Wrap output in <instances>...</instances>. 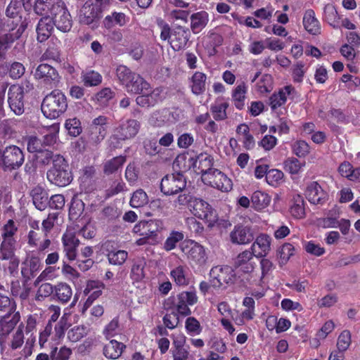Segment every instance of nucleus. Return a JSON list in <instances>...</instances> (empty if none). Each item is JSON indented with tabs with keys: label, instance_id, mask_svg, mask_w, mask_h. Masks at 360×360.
I'll list each match as a JSON object with an SVG mask.
<instances>
[{
	"label": "nucleus",
	"instance_id": "8fccbe9b",
	"mask_svg": "<svg viewBox=\"0 0 360 360\" xmlns=\"http://www.w3.org/2000/svg\"><path fill=\"white\" fill-rule=\"evenodd\" d=\"M192 31L197 34L199 33L207 23V14L205 12H198L194 13L191 17Z\"/></svg>",
	"mask_w": 360,
	"mask_h": 360
},
{
	"label": "nucleus",
	"instance_id": "393cba45",
	"mask_svg": "<svg viewBox=\"0 0 360 360\" xmlns=\"http://www.w3.org/2000/svg\"><path fill=\"white\" fill-rule=\"evenodd\" d=\"M254 239V235L251 228L243 224L234 226L230 233V240L232 243L237 245H246Z\"/></svg>",
	"mask_w": 360,
	"mask_h": 360
},
{
	"label": "nucleus",
	"instance_id": "a19ab883",
	"mask_svg": "<svg viewBox=\"0 0 360 360\" xmlns=\"http://www.w3.org/2000/svg\"><path fill=\"white\" fill-rule=\"evenodd\" d=\"M188 271V268L186 266L179 265L170 271V276L176 285L186 286L190 283Z\"/></svg>",
	"mask_w": 360,
	"mask_h": 360
},
{
	"label": "nucleus",
	"instance_id": "a211bd4d",
	"mask_svg": "<svg viewBox=\"0 0 360 360\" xmlns=\"http://www.w3.org/2000/svg\"><path fill=\"white\" fill-rule=\"evenodd\" d=\"M190 212L194 217L207 221L213 222L215 210L205 200L196 198L191 201Z\"/></svg>",
	"mask_w": 360,
	"mask_h": 360
},
{
	"label": "nucleus",
	"instance_id": "aec40b11",
	"mask_svg": "<svg viewBox=\"0 0 360 360\" xmlns=\"http://www.w3.org/2000/svg\"><path fill=\"white\" fill-rule=\"evenodd\" d=\"M213 162L214 159L212 155L207 153H201L188 159V167L193 168L195 172L201 174L202 179L204 175L214 169L212 167Z\"/></svg>",
	"mask_w": 360,
	"mask_h": 360
},
{
	"label": "nucleus",
	"instance_id": "3c124183",
	"mask_svg": "<svg viewBox=\"0 0 360 360\" xmlns=\"http://www.w3.org/2000/svg\"><path fill=\"white\" fill-rule=\"evenodd\" d=\"M81 78L84 85L87 87L98 86L103 80L102 75L94 70L82 72Z\"/></svg>",
	"mask_w": 360,
	"mask_h": 360
},
{
	"label": "nucleus",
	"instance_id": "f704fd0d",
	"mask_svg": "<svg viewBox=\"0 0 360 360\" xmlns=\"http://www.w3.org/2000/svg\"><path fill=\"white\" fill-rule=\"evenodd\" d=\"M54 29V25L50 18V16L41 18L37 26V40L39 42H44L51 35Z\"/></svg>",
	"mask_w": 360,
	"mask_h": 360
},
{
	"label": "nucleus",
	"instance_id": "6e6552de",
	"mask_svg": "<svg viewBox=\"0 0 360 360\" xmlns=\"http://www.w3.org/2000/svg\"><path fill=\"white\" fill-rule=\"evenodd\" d=\"M198 302L195 290L183 291L179 293L176 298L169 297L165 302V309L167 311L175 309V312L182 316H190L192 313L189 306H193Z\"/></svg>",
	"mask_w": 360,
	"mask_h": 360
},
{
	"label": "nucleus",
	"instance_id": "5fc2aeb1",
	"mask_svg": "<svg viewBox=\"0 0 360 360\" xmlns=\"http://www.w3.org/2000/svg\"><path fill=\"white\" fill-rule=\"evenodd\" d=\"M285 175L283 172L278 169H271L267 174L266 183L274 187H278L285 181Z\"/></svg>",
	"mask_w": 360,
	"mask_h": 360
},
{
	"label": "nucleus",
	"instance_id": "052dcab7",
	"mask_svg": "<svg viewBox=\"0 0 360 360\" xmlns=\"http://www.w3.org/2000/svg\"><path fill=\"white\" fill-rule=\"evenodd\" d=\"M148 202V195L143 189H139L134 192L130 199V205L134 208L143 207Z\"/></svg>",
	"mask_w": 360,
	"mask_h": 360
},
{
	"label": "nucleus",
	"instance_id": "bb28decb",
	"mask_svg": "<svg viewBox=\"0 0 360 360\" xmlns=\"http://www.w3.org/2000/svg\"><path fill=\"white\" fill-rule=\"evenodd\" d=\"M107 120L106 117L101 115L94 119L90 127V139L94 143L101 142L106 136L108 128Z\"/></svg>",
	"mask_w": 360,
	"mask_h": 360
},
{
	"label": "nucleus",
	"instance_id": "dca6fc26",
	"mask_svg": "<svg viewBox=\"0 0 360 360\" xmlns=\"http://www.w3.org/2000/svg\"><path fill=\"white\" fill-rule=\"evenodd\" d=\"M202 181L205 184L221 191L228 192L232 189V181L217 169L210 171L204 175Z\"/></svg>",
	"mask_w": 360,
	"mask_h": 360
},
{
	"label": "nucleus",
	"instance_id": "2eb2a0df",
	"mask_svg": "<svg viewBox=\"0 0 360 360\" xmlns=\"http://www.w3.org/2000/svg\"><path fill=\"white\" fill-rule=\"evenodd\" d=\"M34 77L50 88L56 86L60 81V75L56 69L47 63L39 64L35 69Z\"/></svg>",
	"mask_w": 360,
	"mask_h": 360
},
{
	"label": "nucleus",
	"instance_id": "bf43d9fd",
	"mask_svg": "<svg viewBox=\"0 0 360 360\" xmlns=\"http://www.w3.org/2000/svg\"><path fill=\"white\" fill-rule=\"evenodd\" d=\"M65 128L68 134L72 137H76L82 132L81 122L76 117L67 119L65 122Z\"/></svg>",
	"mask_w": 360,
	"mask_h": 360
},
{
	"label": "nucleus",
	"instance_id": "13d9d810",
	"mask_svg": "<svg viewBox=\"0 0 360 360\" xmlns=\"http://www.w3.org/2000/svg\"><path fill=\"white\" fill-rule=\"evenodd\" d=\"M24 323H20L18 326L16 331L13 334L9 347L12 350L20 348L25 342L24 338Z\"/></svg>",
	"mask_w": 360,
	"mask_h": 360
},
{
	"label": "nucleus",
	"instance_id": "58836bf2",
	"mask_svg": "<svg viewBox=\"0 0 360 360\" xmlns=\"http://www.w3.org/2000/svg\"><path fill=\"white\" fill-rule=\"evenodd\" d=\"M271 201V197L262 191H255L251 195L252 207L256 211H262L266 208Z\"/></svg>",
	"mask_w": 360,
	"mask_h": 360
},
{
	"label": "nucleus",
	"instance_id": "9b49d317",
	"mask_svg": "<svg viewBox=\"0 0 360 360\" xmlns=\"http://www.w3.org/2000/svg\"><path fill=\"white\" fill-rule=\"evenodd\" d=\"M210 283L214 288H219L224 285L233 284L236 281L234 270L229 266H216L210 271Z\"/></svg>",
	"mask_w": 360,
	"mask_h": 360
},
{
	"label": "nucleus",
	"instance_id": "e2e57ef3",
	"mask_svg": "<svg viewBox=\"0 0 360 360\" xmlns=\"http://www.w3.org/2000/svg\"><path fill=\"white\" fill-rule=\"evenodd\" d=\"M290 211L292 216L296 219H302L305 217L304 201L300 195H297V198H295V202L291 205Z\"/></svg>",
	"mask_w": 360,
	"mask_h": 360
},
{
	"label": "nucleus",
	"instance_id": "680f3d73",
	"mask_svg": "<svg viewBox=\"0 0 360 360\" xmlns=\"http://www.w3.org/2000/svg\"><path fill=\"white\" fill-rule=\"evenodd\" d=\"M136 72H132L126 65H120L116 68V76L122 86H125L129 79L134 76Z\"/></svg>",
	"mask_w": 360,
	"mask_h": 360
},
{
	"label": "nucleus",
	"instance_id": "37998d69",
	"mask_svg": "<svg viewBox=\"0 0 360 360\" xmlns=\"http://www.w3.org/2000/svg\"><path fill=\"white\" fill-rule=\"evenodd\" d=\"M323 20L335 29L340 28V16L333 5L327 4L325 6L323 9Z\"/></svg>",
	"mask_w": 360,
	"mask_h": 360
},
{
	"label": "nucleus",
	"instance_id": "f8f14e48",
	"mask_svg": "<svg viewBox=\"0 0 360 360\" xmlns=\"http://www.w3.org/2000/svg\"><path fill=\"white\" fill-rule=\"evenodd\" d=\"M172 347L171 354L172 360H195L191 353V347L186 344V336L182 333H173L171 335Z\"/></svg>",
	"mask_w": 360,
	"mask_h": 360
},
{
	"label": "nucleus",
	"instance_id": "c03bdc74",
	"mask_svg": "<svg viewBox=\"0 0 360 360\" xmlns=\"http://www.w3.org/2000/svg\"><path fill=\"white\" fill-rule=\"evenodd\" d=\"M127 160L126 155H119L107 160L103 164V171L106 175H110L117 172L122 167Z\"/></svg>",
	"mask_w": 360,
	"mask_h": 360
},
{
	"label": "nucleus",
	"instance_id": "338daca9",
	"mask_svg": "<svg viewBox=\"0 0 360 360\" xmlns=\"http://www.w3.org/2000/svg\"><path fill=\"white\" fill-rule=\"evenodd\" d=\"M295 254V248L290 243L283 244L278 250V257L281 265L285 264L289 260L291 256Z\"/></svg>",
	"mask_w": 360,
	"mask_h": 360
},
{
	"label": "nucleus",
	"instance_id": "39448f33",
	"mask_svg": "<svg viewBox=\"0 0 360 360\" xmlns=\"http://www.w3.org/2000/svg\"><path fill=\"white\" fill-rule=\"evenodd\" d=\"M162 229V223L160 220L140 221L133 228V232L141 236L136 240V244L139 246L154 244L157 241L158 233Z\"/></svg>",
	"mask_w": 360,
	"mask_h": 360
},
{
	"label": "nucleus",
	"instance_id": "ddd939ff",
	"mask_svg": "<svg viewBox=\"0 0 360 360\" xmlns=\"http://www.w3.org/2000/svg\"><path fill=\"white\" fill-rule=\"evenodd\" d=\"M186 186V181L180 172L165 175L160 182V191L166 195H172L182 191Z\"/></svg>",
	"mask_w": 360,
	"mask_h": 360
},
{
	"label": "nucleus",
	"instance_id": "f3484780",
	"mask_svg": "<svg viewBox=\"0 0 360 360\" xmlns=\"http://www.w3.org/2000/svg\"><path fill=\"white\" fill-rule=\"evenodd\" d=\"M63 252L65 257L70 261H74L77 256V248L80 244L79 240L76 236V232L73 228H67L61 238Z\"/></svg>",
	"mask_w": 360,
	"mask_h": 360
},
{
	"label": "nucleus",
	"instance_id": "4c0bfd02",
	"mask_svg": "<svg viewBox=\"0 0 360 360\" xmlns=\"http://www.w3.org/2000/svg\"><path fill=\"white\" fill-rule=\"evenodd\" d=\"M33 204L39 210H44L49 205V194L47 191L41 186L33 188L30 192Z\"/></svg>",
	"mask_w": 360,
	"mask_h": 360
},
{
	"label": "nucleus",
	"instance_id": "1a4fd4ad",
	"mask_svg": "<svg viewBox=\"0 0 360 360\" xmlns=\"http://www.w3.org/2000/svg\"><path fill=\"white\" fill-rule=\"evenodd\" d=\"M179 248L191 266H201L206 263L207 257L205 249L196 241L184 240L180 243Z\"/></svg>",
	"mask_w": 360,
	"mask_h": 360
},
{
	"label": "nucleus",
	"instance_id": "49530a36",
	"mask_svg": "<svg viewBox=\"0 0 360 360\" xmlns=\"http://www.w3.org/2000/svg\"><path fill=\"white\" fill-rule=\"evenodd\" d=\"M18 231L16 223L13 219H8L1 228V239L17 240L15 236Z\"/></svg>",
	"mask_w": 360,
	"mask_h": 360
},
{
	"label": "nucleus",
	"instance_id": "9d476101",
	"mask_svg": "<svg viewBox=\"0 0 360 360\" xmlns=\"http://www.w3.org/2000/svg\"><path fill=\"white\" fill-rule=\"evenodd\" d=\"M50 18L54 26L63 32H68L72 28V17L62 1H58L52 5Z\"/></svg>",
	"mask_w": 360,
	"mask_h": 360
},
{
	"label": "nucleus",
	"instance_id": "7ed1b4c3",
	"mask_svg": "<svg viewBox=\"0 0 360 360\" xmlns=\"http://www.w3.org/2000/svg\"><path fill=\"white\" fill-rule=\"evenodd\" d=\"M68 324L65 320L62 318L54 326V335L51 340L53 342L49 344V356L51 360H68L72 354L70 348L63 345L58 349V345L65 336Z\"/></svg>",
	"mask_w": 360,
	"mask_h": 360
},
{
	"label": "nucleus",
	"instance_id": "f257e3e1",
	"mask_svg": "<svg viewBox=\"0 0 360 360\" xmlns=\"http://www.w3.org/2000/svg\"><path fill=\"white\" fill-rule=\"evenodd\" d=\"M68 107V98L59 89H54L43 99L41 110L45 117L55 120L63 115Z\"/></svg>",
	"mask_w": 360,
	"mask_h": 360
},
{
	"label": "nucleus",
	"instance_id": "0eeeda50",
	"mask_svg": "<svg viewBox=\"0 0 360 360\" xmlns=\"http://www.w3.org/2000/svg\"><path fill=\"white\" fill-rule=\"evenodd\" d=\"M191 32L189 29L182 26H176L172 29L165 23L161 28L160 39L167 41L174 51L184 49L189 40Z\"/></svg>",
	"mask_w": 360,
	"mask_h": 360
},
{
	"label": "nucleus",
	"instance_id": "a878e982",
	"mask_svg": "<svg viewBox=\"0 0 360 360\" xmlns=\"http://www.w3.org/2000/svg\"><path fill=\"white\" fill-rule=\"evenodd\" d=\"M271 237L265 233H261L257 236L255 240L252 244L250 252L257 258L266 257L271 250Z\"/></svg>",
	"mask_w": 360,
	"mask_h": 360
},
{
	"label": "nucleus",
	"instance_id": "473e14b6",
	"mask_svg": "<svg viewBox=\"0 0 360 360\" xmlns=\"http://www.w3.org/2000/svg\"><path fill=\"white\" fill-rule=\"evenodd\" d=\"M207 78L206 74L202 72L196 71L193 73L189 79V86L193 94L199 96L205 92Z\"/></svg>",
	"mask_w": 360,
	"mask_h": 360
},
{
	"label": "nucleus",
	"instance_id": "b1692460",
	"mask_svg": "<svg viewBox=\"0 0 360 360\" xmlns=\"http://www.w3.org/2000/svg\"><path fill=\"white\" fill-rule=\"evenodd\" d=\"M27 28V23L22 22L17 30L4 33L0 36V54L6 55L8 49H10L13 43L20 38L22 33Z\"/></svg>",
	"mask_w": 360,
	"mask_h": 360
},
{
	"label": "nucleus",
	"instance_id": "72a5a7b5",
	"mask_svg": "<svg viewBox=\"0 0 360 360\" xmlns=\"http://www.w3.org/2000/svg\"><path fill=\"white\" fill-rule=\"evenodd\" d=\"M20 321V314L17 311L0 316V332L10 334Z\"/></svg>",
	"mask_w": 360,
	"mask_h": 360
},
{
	"label": "nucleus",
	"instance_id": "2f4dec72",
	"mask_svg": "<svg viewBox=\"0 0 360 360\" xmlns=\"http://www.w3.org/2000/svg\"><path fill=\"white\" fill-rule=\"evenodd\" d=\"M129 21V17L122 12L113 11L110 15H106L103 24L105 29L112 30L115 27H124Z\"/></svg>",
	"mask_w": 360,
	"mask_h": 360
},
{
	"label": "nucleus",
	"instance_id": "de8ad7c7",
	"mask_svg": "<svg viewBox=\"0 0 360 360\" xmlns=\"http://www.w3.org/2000/svg\"><path fill=\"white\" fill-rule=\"evenodd\" d=\"M54 335L53 332V325L46 323L44 328L39 332V345L40 349H49L51 342H53L51 338Z\"/></svg>",
	"mask_w": 360,
	"mask_h": 360
},
{
	"label": "nucleus",
	"instance_id": "e433bc0d",
	"mask_svg": "<svg viewBox=\"0 0 360 360\" xmlns=\"http://www.w3.org/2000/svg\"><path fill=\"white\" fill-rule=\"evenodd\" d=\"M150 87V84L146 81L140 75L135 74L129 82L124 86L126 91L130 94H142Z\"/></svg>",
	"mask_w": 360,
	"mask_h": 360
},
{
	"label": "nucleus",
	"instance_id": "6e6d98bb",
	"mask_svg": "<svg viewBox=\"0 0 360 360\" xmlns=\"http://www.w3.org/2000/svg\"><path fill=\"white\" fill-rule=\"evenodd\" d=\"M185 329L188 335L195 336L200 335L202 331V327L199 321L193 317L188 316L185 321Z\"/></svg>",
	"mask_w": 360,
	"mask_h": 360
},
{
	"label": "nucleus",
	"instance_id": "ea45409f",
	"mask_svg": "<svg viewBox=\"0 0 360 360\" xmlns=\"http://www.w3.org/2000/svg\"><path fill=\"white\" fill-rule=\"evenodd\" d=\"M146 259L144 257H136L133 259L130 277L135 282H140L145 278Z\"/></svg>",
	"mask_w": 360,
	"mask_h": 360
},
{
	"label": "nucleus",
	"instance_id": "7c9ffc66",
	"mask_svg": "<svg viewBox=\"0 0 360 360\" xmlns=\"http://www.w3.org/2000/svg\"><path fill=\"white\" fill-rule=\"evenodd\" d=\"M302 24L305 30L313 35H316L321 33V24L319 20L316 18L315 12L313 9H307L304 11Z\"/></svg>",
	"mask_w": 360,
	"mask_h": 360
},
{
	"label": "nucleus",
	"instance_id": "a18cd8bd",
	"mask_svg": "<svg viewBox=\"0 0 360 360\" xmlns=\"http://www.w3.org/2000/svg\"><path fill=\"white\" fill-rule=\"evenodd\" d=\"M54 297L63 304L70 301L72 295V290L70 285L66 283H58L55 285Z\"/></svg>",
	"mask_w": 360,
	"mask_h": 360
},
{
	"label": "nucleus",
	"instance_id": "c756f323",
	"mask_svg": "<svg viewBox=\"0 0 360 360\" xmlns=\"http://www.w3.org/2000/svg\"><path fill=\"white\" fill-rule=\"evenodd\" d=\"M143 148L146 153L150 156L158 155L163 161L169 159L167 155L170 150L160 147L158 142L154 139H146L143 141Z\"/></svg>",
	"mask_w": 360,
	"mask_h": 360
},
{
	"label": "nucleus",
	"instance_id": "20e7f679",
	"mask_svg": "<svg viewBox=\"0 0 360 360\" xmlns=\"http://www.w3.org/2000/svg\"><path fill=\"white\" fill-rule=\"evenodd\" d=\"M25 154L22 148L16 145L0 148V168L11 172L19 169L25 162Z\"/></svg>",
	"mask_w": 360,
	"mask_h": 360
},
{
	"label": "nucleus",
	"instance_id": "6ab92c4d",
	"mask_svg": "<svg viewBox=\"0 0 360 360\" xmlns=\"http://www.w3.org/2000/svg\"><path fill=\"white\" fill-rule=\"evenodd\" d=\"M41 267L42 264L39 257L32 255L25 258L21 264V275L24 286L37 276Z\"/></svg>",
	"mask_w": 360,
	"mask_h": 360
},
{
	"label": "nucleus",
	"instance_id": "69168bd1",
	"mask_svg": "<svg viewBox=\"0 0 360 360\" xmlns=\"http://www.w3.org/2000/svg\"><path fill=\"white\" fill-rule=\"evenodd\" d=\"M60 129V125L58 123H55L49 127L50 133L43 136V144L44 147L51 146L54 145L58 138V132Z\"/></svg>",
	"mask_w": 360,
	"mask_h": 360
},
{
	"label": "nucleus",
	"instance_id": "864d4df0",
	"mask_svg": "<svg viewBox=\"0 0 360 360\" xmlns=\"http://www.w3.org/2000/svg\"><path fill=\"white\" fill-rule=\"evenodd\" d=\"M304 166L305 161H300L294 157L288 158L283 162L284 169L291 174H297Z\"/></svg>",
	"mask_w": 360,
	"mask_h": 360
},
{
	"label": "nucleus",
	"instance_id": "79ce46f5",
	"mask_svg": "<svg viewBox=\"0 0 360 360\" xmlns=\"http://www.w3.org/2000/svg\"><path fill=\"white\" fill-rule=\"evenodd\" d=\"M248 91V86L242 82L238 84L232 91L231 98L234 103L235 107L238 110L243 109L245 106V100Z\"/></svg>",
	"mask_w": 360,
	"mask_h": 360
},
{
	"label": "nucleus",
	"instance_id": "4468645a",
	"mask_svg": "<svg viewBox=\"0 0 360 360\" xmlns=\"http://www.w3.org/2000/svg\"><path fill=\"white\" fill-rule=\"evenodd\" d=\"M141 128V123L134 119L121 122L113 130L111 139L124 141L135 137Z\"/></svg>",
	"mask_w": 360,
	"mask_h": 360
},
{
	"label": "nucleus",
	"instance_id": "774afa93",
	"mask_svg": "<svg viewBox=\"0 0 360 360\" xmlns=\"http://www.w3.org/2000/svg\"><path fill=\"white\" fill-rule=\"evenodd\" d=\"M55 292V285H51L49 283H44L39 285L37 289L35 300L37 301L41 302L46 297L51 296Z\"/></svg>",
	"mask_w": 360,
	"mask_h": 360
},
{
	"label": "nucleus",
	"instance_id": "5701e85b",
	"mask_svg": "<svg viewBox=\"0 0 360 360\" xmlns=\"http://www.w3.org/2000/svg\"><path fill=\"white\" fill-rule=\"evenodd\" d=\"M19 88L11 86L8 91V103L12 112L16 115H21L25 112V94Z\"/></svg>",
	"mask_w": 360,
	"mask_h": 360
},
{
	"label": "nucleus",
	"instance_id": "c9c22d12",
	"mask_svg": "<svg viewBox=\"0 0 360 360\" xmlns=\"http://www.w3.org/2000/svg\"><path fill=\"white\" fill-rule=\"evenodd\" d=\"M125 349L126 345L124 343L111 340L104 345L103 354L108 359L115 360L121 356Z\"/></svg>",
	"mask_w": 360,
	"mask_h": 360
},
{
	"label": "nucleus",
	"instance_id": "4d7b16f0",
	"mask_svg": "<svg viewBox=\"0 0 360 360\" xmlns=\"http://www.w3.org/2000/svg\"><path fill=\"white\" fill-rule=\"evenodd\" d=\"M184 235L181 231H172L164 243V249L166 251L174 250L178 243L184 241Z\"/></svg>",
	"mask_w": 360,
	"mask_h": 360
},
{
	"label": "nucleus",
	"instance_id": "f03ea898",
	"mask_svg": "<svg viewBox=\"0 0 360 360\" xmlns=\"http://www.w3.org/2000/svg\"><path fill=\"white\" fill-rule=\"evenodd\" d=\"M46 178L51 184L59 187H65L72 182V172L63 155H55L53 165L46 172Z\"/></svg>",
	"mask_w": 360,
	"mask_h": 360
},
{
	"label": "nucleus",
	"instance_id": "412c9836",
	"mask_svg": "<svg viewBox=\"0 0 360 360\" xmlns=\"http://www.w3.org/2000/svg\"><path fill=\"white\" fill-rule=\"evenodd\" d=\"M304 195L311 204L323 205L328 200V193L322 188L317 181L307 184Z\"/></svg>",
	"mask_w": 360,
	"mask_h": 360
},
{
	"label": "nucleus",
	"instance_id": "4be33fe9",
	"mask_svg": "<svg viewBox=\"0 0 360 360\" xmlns=\"http://www.w3.org/2000/svg\"><path fill=\"white\" fill-rule=\"evenodd\" d=\"M101 6L86 1L80 9L79 15L80 23L89 25L96 22L101 18L102 13Z\"/></svg>",
	"mask_w": 360,
	"mask_h": 360
},
{
	"label": "nucleus",
	"instance_id": "cd10ccee",
	"mask_svg": "<svg viewBox=\"0 0 360 360\" xmlns=\"http://www.w3.org/2000/svg\"><path fill=\"white\" fill-rule=\"evenodd\" d=\"M18 120L15 118H6L0 122V144L14 139L17 135Z\"/></svg>",
	"mask_w": 360,
	"mask_h": 360
},
{
	"label": "nucleus",
	"instance_id": "423d86ee",
	"mask_svg": "<svg viewBox=\"0 0 360 360\" xmlns=\"http://www.w3.org/2000/svg\"><path fill=\"white\" fill-rule=\"evenodd\" d=\"M255 255L250 250H245L239 253L234 259L233 266L238 272L243 273L245 279V283L250 285H257L260 279L258 274L255 271L256 263L253 261Z\"/></svg>",
	"mask_w": 360,
	"mask_h": 360
},
{
	"label": "nucleus",
	"instance_id": "603ef678",
	"mask_svg": "<svg viewBox=\"0 0 360 360\" xmlns=\"http://www.w3.org/2000/svg\"><path fill=\"white\" fill-rule=\"evenodd\" d=\"M17 309L15 301L4 292H0V313H14Z\"/></svg>",
	"mask_w": 360,
	"mask_h": 360
},
{
	"label": "nucleus",
	"instance_id": "0e129e2a",
	"mask_svg": "<svg viewBox=\"0 0 360 360\" xmlns=\"http://www.w3.org/2000/svg\"><path fill=\"white\" fill-rule=\"evenodd\" d=\"M128 257V252L122 250H117L113 252L107 254V258L109 263L115 266L122 265Z\"/></svg>",
	"mask_w": 360,
	"mask_h": 360
},
{
	"label": "nucleus",
	"instance_id": "09e8293b",
	"mask_svg": "<svg viewBox=\"0 0 360 360\" xmlns=\"http://www.w3.org/2000/svg\"><path fill=\"white\" fill-rule=\"evenodd\" d=\"M229 106L228 102H215L210 106V111L213 116V118L216 121H223L227 118L226 110Z\"/></svg>",
	"mask_w": 360,
	"mask_h": 360
},
{
	"label": "nucleus",
	"instance_id": "c85d7f7f",
	"mask_svg": "<svg viewBox=\"0 0 360 360\" xmlns=\"http://www.w3.org/2000/svg\"><path fill=\"white\" fill-rule=\"evenodd\" d=\"M104 288L105 285L99 281L91 280L87 282L84 291L86 295H89L84 304L85 309L90 307L93 302L101 295Z\"/></svg>",
	"mask_w": 360,
	"mask_h": 360
}]
</instances>
